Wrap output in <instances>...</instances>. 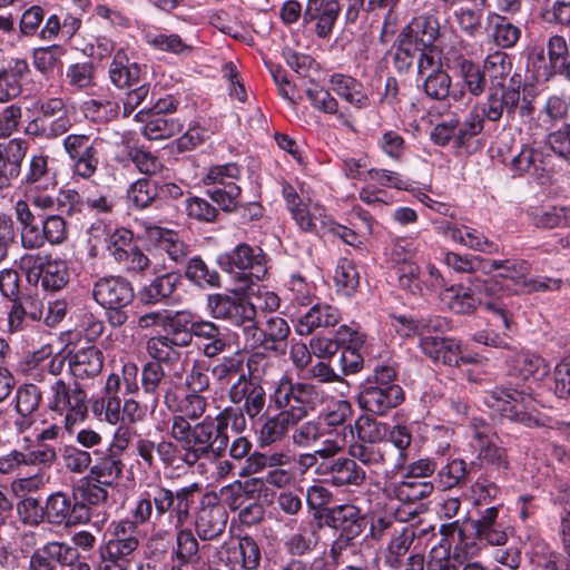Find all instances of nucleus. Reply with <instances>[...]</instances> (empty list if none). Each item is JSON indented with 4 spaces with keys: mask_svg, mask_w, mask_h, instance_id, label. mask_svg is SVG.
<instances>
[{
    "mask_svg": "<svg viewBox=\"0 0 570 570\" xmlns=\"http://www.w3.org/2000/svg\"><path fill=\"white\" fill-rule=\"evenodd\" d=\"M498 508L491 507L484 510L482 515L472 521L478 539L487 541L491 546H503L508 540L507 533L497 522Z\"/></svg>",
    "mask_w": 570,
    "mask_h": 570,
    "instance_id": "obj_41",
    "label": "nucleus"
},
{
    "mask_svg": "<svg viewBox=\"0 0 570 570\" xmlns=\"http://www.w3.org/2000/svg\"><path fill=\"white\" fill-rule=\"evenodd\" d=\"M347 454L354 456L363 468L376 471L386 465L390 446L387 443H361L352 442L347 448Z\"/></svg>",
    "mask_w": 570,
    "mask_h": 570,
    "instance_id": "obj_35",
    "label": "nucleus"
},
{
    "mask_svg": "<svg viewBox=\"0 0 570 570\" xmlns=\"http://www.w3.org/2000/svg\"><path fill=\"white\" fill-rule=\"evenodd\" d=\"M127 200L136 209H145L158 200L157 178L145 177L132 183Z\"/></svg>",
    "mask_w": 570,
    "mask_h": 570,
    "instance_id": "obj_50",
    "label": "nucleus"
},
{
    "mask_svg": "<svg viewBox=\"0 0 570 570\" xmlns=\"http://www.w3.org/2000/svg\"><path fill=\"white\" fill-rule=\"evenodd\" d=\"M548 156L543 150L523 145L518 155L511 159L510 168L517 175H541L546 170Z\"/></svg>",
    "mask_w": 570,
    "mask_h": 570,
    "instance_id": "obj_43",
    "label": "nucleus"
},
{
    "mask_svg": "<svg viewBox=\"0 0 570 570\" xmlns=\"http://www.w3.org/2000/svg\"><path fill=\"white\" fill-rule=\"evenodd\" d=\"M546 361L537 354L524 352L512 357L509 366V375L515 376L520 381H527L530 377L540 379L548 374Z\"/></svg>",
    "mask_w": 570,
    "mask_h": 570,
    "instance_id": "obj_40",
    "label": "nucleus"
},
{
    "mask_svg": "<svg viewBox=\"0 0 570 570\" xmlns=\"http://www.w3.org/2000/svg\"><path fill=\"white\" fill-rule=\"evenodd\" d=\"M124 468L122 455L107 450L90 468L89 478L104 485L115 487L122 478Z\"/></svg>",
    "mask_w": 570,
    "mask_h": 570,
    "instance_id": "obj_36",
    "label": "nucleus"
},
{
    "mask_svg": "<svg viewBox=\"0 0 570 570\" xmlns=\"http://www.w3.org/2000/svg\"><path fill=\"white\" fill-rule=\"evenodd\" d=\"M108 485H104L91 478L86 479L73 488V499L77 504H81L86 513H82L83 523L91 519V508L104 504L108 500Z\"/></svg>",
    "mask_w": 570,
    "mask_h": 570,
    "instance_id": "obj_37",
    "label": "nucleus"
},
{
    "mask_svg": "<svg viewBox=\"0 0 570 570\" xmlns=\"http://www.w3.org/2000/svg\"><path fill=\"white\" fill-rule=\"evenodd\" d=\"M21 185L26 191H50L56 189L57 175L49 167L47 155L35 154L29 158Z\"/></svg>",
    "mask_w": 570,
    "mask_h": 570,
    "instance_id": "obj_21",
    "label": "nucleus"
},
{
    "mask_svg": "<svg viewBox=\"0 0 570 570\" xmlns=\"http://www.w3.org/2000/svg\"><path fill=\"white\" fill-rule=\"evenodd\" d=\"M328 528L340 531V534L356 539L366 529V517L353 504H341L328 509L324 515Z\"/></svg>",
    "mask_w": 570,
    "mask_h": 570,
    "instance_id": "obj_20",
    "label": "nucleus"
},
{
    "mask_svg": "<svg viewBox=\"0 0 570 570\" xmlns=\"http://www.w3.org/2000/svg\"><path fill=\"white\" fill-rule=\"evenodd\" d=\"M109 78L119 89H130L145 81L141 67L131 62L122 50H118L109 66Z\"/></svg>",
    "mask_w": 570,
    "mask_h": 570,
    "instance_id": "obj_30",
    "label": "nucleus"
},
{
    "mask_svg": "<svg viewBox=\"0 0 570 570\" xmlns=\"http://www.w3.org/2000/svg\"><path fill=\"white\" fill-rule=\"evenodd\" d=\"M341 12L337 0H306L303 13V26L308 28L321 39L331 36L333 27Z\"/></svg>",
    "mask_w": 570,
    "mask_h": 570,
    "instance_id": "obj_16",
    "label": "nucleus"
},
{
    "mask_svg": "<svg viewBox=\"0 0 570 570\" xmlns=\"http://www.w3.org/2000/svg\"><path fill=\"white\" fill-rule=\"evenodd\" d=\"M209 315L230 326L243 330L244 337L257 317V308L246 296L234 294L214 293L207 296L206 303Z\"/></svg>",
    "mask_w": 570,
    "mask_h": 570,
    "instance_id": "obj_4",
    "label": "nucleus"
},
{
    "mask_svg": "<svg viewBox=\"0 0 570 570\" xmlns=\"http://www.w3.org/2000/svg\"><path fill=\"white\" fill-rule=\"evenodd\" d=\"M228 513L218 495L206 492L199 502L195 527L202 540H215L220 537L226 528Z\"/></svg>",
    "mask_w": 570,
    "mask_h": 570,
    "instance_id": "obj_12",
    "label": "nucleus"
},
{
    "mask_svg": "<svg viewBox=\"0 0 570 570\" xmlns=\"http://www.w3.org/2000/svg\"><path fill=\"white\" fill-rule=\"evenodd\" d=\"M171 558L177 561L178 568L173 570H183V568H195L202 561L199 542L190 529H180L176 533V544L171 552Z\"/></svg>",
    "mask_w": 570,
    "mask_h": 570,
    "instance_id": "obj_34",
    "label": "nucleus"
},
{
    "mask_svg": "<svg viewBox=\"0 0 570 570\" xmlns=\"http://www.w3.org/2000/svg\"><path fill=\"white\" fill-rule=\"evenodd\" d=\"M14 215L19 224L20 243L24 249H40L47 243L42 226L40 227L35 214L26 200H18L14 204Z\"/></svg>",
    "mask_w": 570,
    "mask_h": 570,
    "instance_id": "obj_24",
    "label": "nucleus"
},
{
    "mask_svg": "<svg viewBox=\"0 0 570 570\" xmlns=\"http://www.w3.org/2000/svg\"><path fill=\"white\" fill-rule=\"evenodd\" d=\"M473 446L476 451V460L485 474L493 479H505L510 469L507 449L501 445V440L489 426L481 425L473 431Z\"/></svg>",
    "mask_w": 570,
    "mask_h": 570,
    "instance_id": "obj_6",
    "label": "nucleus"
},
{
    "mask_svg": "<svg viewBox=\"0 0 570 570\" xmlns=\"http://www.w3.org/2000/svg\"><path fill=\"white\" fill-rule=\"evenodd\" d=\"M184 276L195 286L206 289L220 287V276L210 269L200 256L190 257L185 264Z\"/></svg>",
    "mask_w": 570,
    "mask_h": 570,
    "instance_id": "obj_44",
    "label": "nucleus"
},
{
    "mask_svg": "<svg viewBox=\"0 0 570 570\" xmlns=\"http://www.w3.org/2000/svg\"><path fill=\"white\" fill-rule=\"evenodd\" d=\"M402 248V246L396 243L393 248V256L394 259L401 264L397 269V276H399V285L402 289L406 291L407 293L415 295V294H422V291L420 288V271L417 264L413 262H407L406 257H401L399 249Z\"/></svg>",
    "mask_w": 570,
    "mask_h": 570,
    "instance_id": "obj_53",
    "label": "nucleus"
},
{
    "mask_svg": "<svg viewBox=\"0 0 570 570\" xmlns=\"http://www.w3.org/2000/svg\"><path fill=\"white\" fill-rule=\"evenodd\" d=\"M412 441L413 435L411 429L405 425L396 424L389 430L385 443L392 444L397 451L393 463V468L396 472L404 470L410 459Z\"/></svg>",
    "mask_w": 570,
    "mask_h": 570,
    "instance_id": "obj_48",
    "label": "nucleus"
},
{
    "mask_svg": "<svg viewBox=\"0 0 570 570\" xmlns=\"http://www.w3.org/2000/svg\"><path fill=\"white\" fill-rule=\"evenodd\" d=\"M218 264L229 273L238 269L240 272L239 279L244 281L246 285L261 281L267 273V258L263 249L245 243L237 245L230 253L220 255Z\"/></svg>",
    "mask_w": 570,
    "mask_h": 570,
    "instance_id": "obj_7",
    "label": "nucleus"
},
{
    "mask_svg": "<svg viewBox=\"0 0 570 570\" xmlns=\"http://www.w3.org/2000/svg\"><path fill=\"white\" fill-rule=\"evenodd\" d=\"M470 470L463 459H452L448 463L438 466L434 485L441 491L464 487L468 483Z\"/></svg>",
    "mask_w": 570,
    "mask_h": 570,
    "instance_id": "obj_39",
    "label": "nucleus"
},
{
    "mask_svg": "<svg viewBox=\"0 0 570 570\" xmlns=\"http://www.w3.org/2000/svg\"><path fill=\"white\" fill-rule=\"evenodd\" d=\"M404 401L402 387H379L362 385L357 396L362 410L375 414L385 415Z\"/></svg>",
    "mask_w": 570,
    "mask_h": 570,
    "instance_id": "obj_17",
    "label": "nucleus"
},
{
    "mask_svg": "<svg viewBox=\"0 0 570 570\" xmlns=\"http://www.w3.org/2000/svg\"><path fill=\"white\" fill-rule=\"evenodd\" d=\"M306 95L315 109L324 114L335 115L344 125H350L346 115L338 110V102L328 90L313 83L312 87L307 88Z\"/></svg>",
    "mask_w": 570,
    "mask_h": 570,
    "instance_id": "obj_55",
    "label": "nucleus"
},
{
    "mask_svg": "<svg viewBox=\"0 0 570 570\" xmlns=\"http://www.w3.org/2000/svg\"><path fill=\"white\" fill-rule=\"evenodd\" d=\"M30 67L26 59L14 58L0 68V101H9L22 92L23 80L29 76Z\"/></svg>",
    "mask_w": 570,
    "mask_h": 570,
    "instance_id": "obj_27",
    "label": "nucleus"
},
{
    "mask_svg": "<svg viewBox=\"0 0 570 570\" xmlns=\"http://www.w3.org/2000/svg\"><path fill=\"white\" fill-rule=\"evenodd\" d=\"M247 414L240 405L227 406L217 414L215 419L206 417L208 424V436L212 442L213 455L220 458L226 452L229 436L227 428L237 433H243L247 428Z\"/></svg>",
    "mask_w": 570,
    "mask_h": 570,
    "instance_id": "obj_9",
    "label": "nucleus"
},
{
    "mask_svg": "<svg viewBox=\"0 0 570 570\" xmlns=\"http://www.w3.org/2000/svg\"><path fill=\"white\" fill-rule=\"evenodd\" d=\"M42 400V393L36 384H23L18 387L16 394V410L21 416H30L38 410Z\"/></svg>",
    "mask_w": 570,
    "mask_h": 570,
    "instance_id": "obj_64",
    "label": "nucleus"
},
{
    "mask_svg": "<svg viewBox=\"0 0 570 570\" xmlns=\"http://www.w3.org/2000/svg\"><path fill=\"white\" fill-rule=\"evenodd\" d=\"M45 522L53 527L72 528L83 523L81 504H77L73 495L57 491L51 493L43 504Z\"/></svg>",
    "mask_w": 570,
    "mask_h": 570,
    "instance_id": "obj_15",
    "label": "nucleus"
},
{
    "mask_svg": "<svg viewBox=\"0 0 570 570\" xmlns=\"http://www.w3.org/2000/svg\"><path fill=\"white\" fill-rule=\"evenodd\" d=\"M315 474L337 488H358L367 479L366 470L350 454L341 455L334 461L320 462Z\"/></svg>",
    "mask_w": 570,
    "mask_h": 570,
    "instance_id": "obj_10",
    "label": "nucleus"
},
{
    "mask_svg": "<svg viewBox=\"0 0 570 570\" xmlns=\"http://www.w3.org/2000/svg\"><path fill=\"white\" fill-rule=\"evenodd\" d=\"M170 436L178 443L180 459L188 466H194L200 459L213 454L206 419L193 426L186 416L175 415Z\"/></svg>",
    "mask_w": 570,
    "mask_h": 570,
    "instance_id": "obj_3",
    "label": "nucleus"
},
{
    "mask_svg": "<svg viewBox=\"0 0 570 570\" xmlns=\"http://www.w3.org/2000/svg\"><path fill=\"white\" fill-rule=\"evenodd\" d=\"M68 366L71 374L79 380L97 376L104 366L102 352L97 346L80 348L68 354Z\"/></svg>",
    "mask_w": 570,
    "mask_h": 570,
    "instance_id": "obj_29",
    "label": "nucleus"
},
{
    "mask_svg": "<svg viewBox=\"0 0 570 570\" xmlns=\"http://www.w3.org/2000/svg\"><path fill=\"white\" fill-rule=\"evenodd\" d=\"M440 37L439 19L432 14L413 18L400 32L399 38L405 39L416 48H431Z\"/></svg>",
    "mask_w": 570,
    "mask_h": 570,
    "instance_id": "obj_23",
    "label": "nucleus"
},
{
    "mask_svg": "<svg viewBox=\"0 0 570 570\" xmlns=\"http://www.w3.org/2000/svg\"><path fill=\"white\" fill-rule=\"evenodd\" d=\"M341 320L340 311L328 304H315L297 322L296 332L298 335H311L320 328L335 326Z\"/></svg>",
    "mask_w": 570,
    "mask_h": 570,
    "instance_id": "obj_31",
    "label": "nucleus"
},
{
    "mask_svg": "<svg viewBox=\"0 0 570 570\" xmlns=\"http://www.w3.org/2000/svg\"><path fill=\"white\" fill-rule=\"evenodd\" d=\"M495 23L493 27V39L497 46L502 49L513 48L520 37L521 30L513 24L505 16L494 13Z\"/></svg>",
    "mask_w": 570,
    "mask_h": 570,
    "instance_id": "obj_61",
    "label": "nucleus"
},
{
    "mask_svg": "<svg viewBox=\"0 0 570 570\" xmlns=\"http://www.w3.org/2000/svg\"><path fill=\"white\" fill-rule=\"evenodd\" d=\"M148 235L157 242L159 249L166 253L175 264H186L191 257V245L185 242L177 232L154 226L149 228Z\"/></svg>",
    "mask_w": 570,
    "mask_h": 570,
    "instance_id": "obj_26",
    "label": "nucleus"
},
{
    "mask_svg": "<svg viewBox=\"0 0 570 570\" xmlns=\"http://www.w3.org/2000/svg\"><path fill=\"white\" fill-rule=\"evenodd\" d=\"M484 403L511 421L524 426H539L540 420L535 415L537 402L524 391L510 385L495 386L484 395Z\"/></svg>",
    "mask_w": 570,
    "mask_h": 570,
    "instance_id": "obj_2",
    "label": "nucleus"
},
{
    "mask_svg": "<svg viewBox=\"0 0 570 570\" xmlns=\"http://www.w3.org/2000/svg\"><path fill=\"white\" fill-rule=\"evenodd\" d=\"M140 383L142 391L153 397L156 405L161 394H164L165 403L169 404L173 395L170 389L167 387V375L164 365L159 362H146L140 372Z\"/></svg>",
    "mask_w": 570,
    "mask_h": 570,
    "instance_id": "obj_33",
    "label": "nucleus"
},
{
    "mask_svg": "<svg viewBox=\"0 0 570 570\" xmlns=\"http://www.w3.org/2000/svg\"><path fill=\"white\" fill-rule=\"evenodd\" d=\"M29 149L23 138H12L0 142V190L11 187L21 174L22 163Z\"/></svg>",
    "mask_w": 570,
    "mask_h": 570,
    "instance_id": "obj_18",
    "label": "nucleus"
},
{
    "mask_svg": "<svg viewBox=\"0 0 570 570\" xmlns=\"http://www.w3.org/2000/svg\"><path fill=\"white\" fill-rule=\"evenodd\" d=\"M229 401L240 405L250 420L256 419L265 409L267 392L259 376L242 373L228 390Z\"/></svg>",
    "mask_w": 570,
    "mask_h": 570,
    "instance_id": "obj_8",
    "label": "nucleus"
},
{
    "mask_svg": "<svg viewBox=\"0 0 570 570\" xmlns=\"http://www.w3.org/2000/svg\"><path fill=\"white\" fill-rule=\"evenodd\" d=\"M289 332V325L281 316H269L263 327L258 326L256 317L245 336V346L252 350L261 347L265 351L277 352L279 345L286 342Z\"/></svg>",
    "mask_w": 570,
    "mask_h": 570,
    "instance_id": "obj_13",
    "label": "nucleus"
},
{
    "mask_svg": "<svg viewBox=\"0 0 570 570\" xmlns=\"http://www.w3.org/2000/svg\"><path fill=\"white\" fill-rule=\"evenodd\" d=\"M269 400L271 406L279 412L263 419L258 436L261 446L282 441L289 426L296 425L324 403L325 392L317 384L295 382L291 376L283 375L275 383Z\"/></svg>",
    "mask_w": 570,
    "mask_h": 570,
    "instance_id": "obj_1",
    "label": "nucleus"
},
{
    "mask_svg": "<svg viewBox=\"0 0 570 570\" xmlns=\"http://www.w3.org/2000/svg\"><path fill=\"white\" fill-rule=\"evenodd\" d=\"M92 297L101 307H112L130 305L135 294L127 279L120 276H108L95 282Z\"/></svg>",
    "mask_w": 570,
    "mask_h": 570,
    "instance_id": "obj_19",
    "label": "nucleus"
},
{
    "mask_svg": "<svg viewBox=\"0 0 570 570\" xmlns=\"http://www.w3.org/2000/svg\"><path fill=\"white\" fill-rule=\"evenodd\" d=\"M173 508V491L161 484L149 483L140 492L131 517L141 523L156 524Z\"/></svg>",
    "mask_w": 570,
    "mask_h": 570,
    "instance_id": "obj_11",
    "label": "nucleus"
},
{
    "mask_svg": "<svg viewBox=\"0 0 570 570\" xmlns=\"http://www.w3.org/2000/svg\"><path fill=\"white\" fill-rule=\"evenodd\" d=\"M42 274L39 282L46 291H60L69 282V272L66 262L52 258V256L48 259V264H46Z\"/></svg>",
    "mask_w": 570,
    "mask_h": 570,
    "instance_id": "obj_56",
    "label": "nucleus"
},
{
    "mask_svg": "<svg viewBox=\"0 0 570 570\" xmlns=\"http://www.w3.org/2000/svg\"><path fill=\"white\" fill-rule=\"evenodd\" d=\"M511 68L509 55L501 50L489 53L483 62V71L488 73L491 86H504Z\"/></svg>",
    "mask_w": 570,
    "mask_h": 570,
    "instance_id": "obj_54",
    "label": "nucleus"
},
{
    "mask_svg": "<svg viewBox=\"0 0 570 570\" xmlns=\"http://www.w3.org/2000/svg\"><path fill=\"white\" fill-rule=\"evenodd\" d=\"M520 98L519 86H490L487 100L481 105V112L489 121L498 122L505 117L510 122L515 118Z\"/></svg>",
    "mask_w": 570,
    "mask_h": 570,
    "instance_id": "obj_14",
    "label": "nucleus"
},
{
    "mask_svg": "<svg viewBox=\"0 0 570 570\" xmlns=\"http://www.w3.org/2000/svg\"><path fill=\"white\" fill-rule=\"evenodd\" d=\"M202 491V487L194 482L187 487L173 492V512L175 518V527H183L190 515V509L195 502V495Z\"/></svg>",
    "mask_w": 570,
    "mask_h": 570,
    "instance_id": "obj_51",
    "label": "nucleus"
},
{
    "mask_svg": "<svg viewBox=\"0 0 570 570\" xmlns=\"http://www.w3.org/2000/svg\"><path fill=\"white\" fill-rule=\"evenodd\" d=\"M351 432L356 435L355 442L384 443L385 433L383 424L370 415H361L351 426Z\"/></svg>",
    "mask_w": 570,
    "mask_h": 570,
    "instance_id": "obj_59",
    "label": "nucleus"
},
{
    "mask_svg": "<svg viewBox=\"0 0 570 570\" xmlns=\"http://www.w3.org/2000/svg\"><path fill=\"white\" fill-rule=\"evenodd\" d=\"M195 337L204 341L203 353L206 357L213 358L229 347L228 335L212 321L199 320L193 324Z\"/></svg>",
    "mask_w": 570,
    "mask_h": 570,
    "instance_id": "obj_32",
    "label": "nucleus"
},
{
    "mask_svg": "<svg viewBox=\"0 0 570 570\" xmlns=\"http://www.w3.org/2000/svg\"><path fill=\"white\" fill-rule=\"evenodd\" d=\"M145 120L146 125L144 134L149 140L170 138L178 134L183 128L179 120L173 116H145Z\"/></svg>",
    "mask_w": 570,
    "mask_h": 570,
    "instance_id": "obj_52",
    "label": "nucleus"
},
{
    "mask_svg": "<svg viewBox=\"0 0 570 570\" xmlns=\"http://www.w3.org/2000/svg\"><path fill=\"white\" fill-rule=\"evenodd\" d=\"M424 534H426V530L417 532L414 524L401 525L400 529H395L393 534L389 538L384 550L385 566L390 569H400L414 540Z\"/></svg>",
    "mask_w": 570,
    "mask_h": 570,
    "instance_id": "obj_22",
    "label": "nucleus"
},
{
    "mask_svg": "<svg viewBox=\"0 0 570 570\" xmlns=\"http://www.w3.org/2000/svg\"><path fill=\"white\" fill-rule=\"evenodd\" d=\"M422 79L424 94L433 100L442 101L451 96L458 101L463 95L462 91L451 92L452 78L444 69L428 72V75Z\"/></svg>",
    "mask_w": 570,
    "mask_h": 570,
    "instance_id": "obj_45",
    "label": "nucleus"
},
{
    "mask_svg": "<svg viewBox=\"0 0 570 570\" xmlns=\"http://www.w3.org/2000/svg\"><path fill=\"white\" fill-rule=\"evenodd\" d=\"M289 462V456L284 452H254L245 460L239 471V476H252L269 470L271 466H284Z\"/></svg>",
    "mask_w": 570,
    "mask_h": 570,
    "instance_id": "obj_49",
    "label": "nucleus"
},
{
    "mask_svg": "<svg viewBox=\"0 0 570 570\" xmlns=\"http://www.w3.org/2000/svg\"><path fill=\"white\" fill-rule=\"evenodd\" d=\"M183 275L178 271L157 275L139 292V298L145 305H156L170 298L181 284Z\"/></svg>",
    "mask_w": 570,
    "mask_h": 570,
    "instance_id": "obj_28",
    "label": "nucleus"
},
{
    "mask_svg": "<svg viewBox=\"0 0 570 570\" xmlns=\"http://www.w3.org/2000/svg\"><path fill=\"white\" fill-rule=\"evenodd\" d=\"M146 351L149 357V362L173 363L177 361L180 353L173 347L166 335H158L150 337L146 343Z\"/></svg>",
    "mask_w": 570,
    "mask_h": 570,
    "instance_id": "obj_63",
    "label": "nucleus"
},
{
    "mask_svg": "<svg viewBox=\"0 0 570 570\" xmlns=\"http://www.w3.org/2000/svg\"><path fill=\"white\" fill-rule=\"evenodd\" d=\"M292 441L297 448H312L315 446L321 439L325 435V430L322 423L316 420H308L303 423L293 425Z\"/></svg>",
    "mask_w": 570,
    "mask_h": 570,
    "instance_id": "obj_57",
    "label": "nucleus"
},
{
    "mask_svg": "<svg viewBox=\"0 0 570 570\" xmlns=\"http://www.w3.org/2000/svg\"><path fill=\"white\" fill-rule=\"evenodd\" d=\"M445 233L450 235V237L469 248L474 250H480L488 254H493L499 252V247L493 242H490L482 234L478 233L474 229L469 227H456L450 224L445 227Z\"/></svg>",
    "mask_w": 570,
    "mask_h": 570,
    "instance_id": "obj_47",
    "label": "nucleus"
},
{
    "mask_svg": "<svg viewBox=\"0 0 570 570\" xmlns=\"http://www.w3.org/2000/svg\"><path fill=\"white\" fill-rule=\"evenodd\" d=\"M483 269L488 272L499 271L498 276L510 279L519 287L518 291L522 292L524 283L528 281V275L531 271V265L524 259H504V261H487V266Z\"/></svg>",
    "mask_w": 570,
    "mask_h": 570,
    "instance_id": "obj_42",
    "label": "nucleus"
},
{
    "mask_svg": "<svg viewBox=\"0 0 570 570\" xmlns=\"http://www.w3.org/2000/svg\"><path fill=\"white\" fill-rule=\"evenodd\" d=\"M49 391L48 407L65 414L67 429L87 417L88 395L78 382L67 383L62 379H56L50 384Z\"/></svg>",
    "mask_w": 570,
    "mask_h": 570,
    "instance_id": "obj_5",
    "label": "nucleus"
},
{
    "mask_svg": "<svg viewBox=\"0 0 570 570\" xmlns=\"http://www.w3.org/2000/svg\"><path fill=\"white\" fill-rule=\"evenodd\" d=\"M39 116L49 124L59 121L65 124L63 135L71 128L72 124L68 114V107L61 98H47L38 104Z\"/></svg>",
    "mask_w": 570,
    "mask_h": 570,
    "instance_id": "obj_58",
    "label": "nucleus"
},
{
    "mask_svg": "<svg viewBox=\"0 0 570 570\" xmlns=\"http://www.w3.org/2000/svg\"><path fill=\"white\" fill-rule=\"evenodd\" d=\"M330 83L333 91L352 106L358 109L370 106V98L363 85L355 78L343 73H334L330 78Z\"/></svg>",
    "mask_w": 570,
    "mask_h": 570,
    "instance_id": "obj_38",
    "label": "nucleus"
},
{
    "mask_svg": "<svg viewBox=\"0 0 570 570\" xmlns=\"http://www.w3.org/2000/svg\"><path fill=\"white\" fill-rule=\"evenodd\" d=\"M435 489L431 481L403 479L393 485L394 498L401 503L415 504L429 498Z\"/></svg>",
    "mask_w": 570,
    "mask_h": 570,
    "instance_id": "obj_46",
    "label": "nucleus"
},
{
    "mask_svg": "<svg viewBox=\"0 0 570 570\" xmlns=\"http://www.w3.org/2000/svg\"><path fill=\"white\" fill-rule=\"evenodd\" d=\"M334 281L338 292L345 296H351L358 287L360 275L354 264L343 258L335 269Z\"/></svg>",
    "mask_w": 570,
    "mask_h": 570,
    "instance_id": "obj_62",
    "label": "nucleus"
},
{
    "mask_svg": "<svg viewBox=\"0 0 570 570\" xmlns=\"http://www.w3.org/2000/svg\"><path fill=\"white\" fill-rule=\"evenodd\" d=\"M469 294L480 301V305H484L488 311H491L498 321L502 324L503 328L511 330V321L508 312L499 303L491 301L490 297L497 296L502 291L499 282L492 277L485 279H475L465 286Z\"/></svg>",
    "mask_w": 570,
    "mask_h": 570,
    "instance_id": "obj_25",
    "label": "nucleus"
},
{
    "mask_svg": "<svg viewBox=\"0 0 570 570\" xmlns=\"http://www.w3.org/2000/svg\"><path fill=\"white\" fill-rule=\"evenodd\" d=\"M317 544V534L311 527H301L286 541V551L294 557H303L311 553Z\"/></svg>",
    "mask_w": 570,
    "mask_h": 570,
    "instance_id": "obj_60",
    "label": "nucleus"
}]
</instances>
